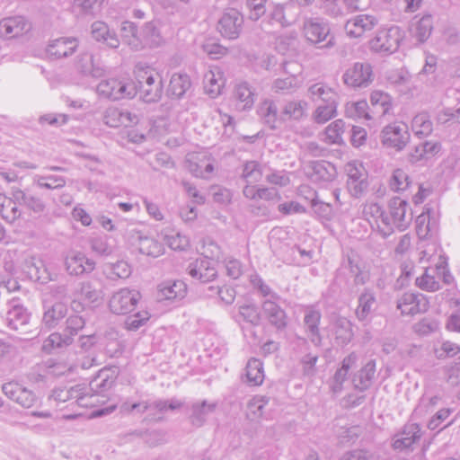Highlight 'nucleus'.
Listing matches in <instances>:
<instances>
[{
    "label": "nucleus",
    "instance_id": "f257e3e1",
    "mask_svg": "<svg viewBox=\"0 0 460 460\" xmlns=\"http://www.w3.org/2000/svg\"><path fill=\"white\" fill-rule=\"evenodd\" d=\"M336 279L338 281H343L350 291L367 282L368 275L362 270L360 259L356 252L343 254L340 267L336 270Z\"/></svg>",
    "mask_w": 460,
    "mask_h": 460
},
{
    "label": "nucleus",
    "instance_id": "8fccbe9b",
    "mask_svg": "<svg viewBox=\"0 0 460 460\" xmlns=\"http://www.w3.org/2000/svg\"><path fill=\"white\" fill-rule=\"evenodd\" d=\"M183 402L177 398H171L170 400H155L154 402H143V408L141 413L146 412L147 410H155L160 413L166 412L167 411L179 410L183 406Z\"/></svg>",
    "mask_w": 460,
    "mask_h": 460
},
{
    "label": "nucleus",
    "instance_id": "9d476101",
    "mask_svg": "<svg viewBox=\"0 0 460 460\" xmlns=\"http://www.w3.org/2000/svg\"><path fill=\"white\" fill-rule=\"evenodd\" d=\"M140 298L141 294L137 290L121 288L111 296L109 307L113 314H127L136 309Z\"/></svg>",
    "mask_w": 460,
    "mask_h": 460
},
{
    "label": "nucleus",
    "instance_id": "39448f33",
    "mask_svg": "<svg viewBox=\"0 0 460 460\" xmlns=\"http://www.w3.org/2000/svg\"><path fill=\"white\" fill-rule=\"evenodd\" d=\"M303 31L306 40L320 49L334 46V38L330 35L327 22L319 18H308L304 22Z\"/></svg>",
    "mask_w": 460,
    "mask_h": 460
},
{
    "label": "nucleus",
    "instance_id": "de8ad7c7",
    "mask_svg": "<svg viewBox=\"0 0 460 460\" xmlns=\"http://www.w3.org/2000/svg\"><path fill=\"white\" fill-rule=\"evenodd\" d=\"M433 30L432 16L429 14L422 16L416 22L411 24V35L420 43L425 42L430 36Z\"/></svg>",
    "mask_w": 460,
    "mask_h": 460
},
{
    "label": "nucleus",
    "instance_id": "052dcab7",
    "mask_svg": "<svg viewBox=\"0 0 460 460\" xmlns=\"http://www.w3.org/2000/svg\"><path fill=\"white\" fill-rule=\"evenodd\" d=\"M239 315L243 321L257 326L261 323V312L254 304H244L239 306Z\"/></svg>",
    "mask_w": 460,
    "mask_h": 460
},
{
    "label": "nucleus",
    "instance_id": "4d7b16f0",
    "mask_svg": "<svg viewBox=\"0 0 460 460\" xmlns=\"http://www.w3.org/2000/svg\"><path fill=\"white\" fill-rule=\"evenodd\" d=\"M345 114L348 118L351 119H372V116L368 112V104L365 100L356 102H348L345 105Z\"/></svg>",
    "mask_w": 460,
    "mask_h": 460
},
{
    "label": "nucleus",
    "instance_id": "a18cd8bd",
    "mask_svg": "<svg viewBox=\"0 0 460 460\" xmlns=\"http://www.w3.org/2000/svg\"><path fill=\"white\" fill-rule=\"evenodd\" d=\"M224 79L219 69L208 70L203 78L205 92L212 98L218 96L221 93Z\"/></svg>",
    "mask_w": 460,
    "mask_h": 460
},
{
    "label": "nucleus",
    "instance_id": "e2e57ef3",
    "mask_svg": "<svg viewBox=\"0 0 460 460\" xmlns=\"http://www.w3.org/2000/svg\"><path fill=\"white\" fill-rule=\"evenodd\" d=\"M270 398L265 395H255L248 402L249 414L252 419L261 418L264 414V408L269 404Z\"/></svg>",
    "mask_w": 460,
    "mask_h": 460
},
{
    "label": "nucleus",
    "instance_id": "a211bd4d",
    "mask_svg": "<svg viewBox=\"0 0 460 460\" xmlns=\"http://www.w3.org/2000/svg\"><path fill=\"white\" fill-rule=\"evenodd\" d=\"M2 391L8 398L24 408H31L37 402V397L33 392L26 389L18 383L9 382L4 384Z\"/></svg>",
    "mask_w": 460,
    "mask_h": 460
},
{
    "label": "nucleus",
    "instance_id": "ddd939ff",
    "mask_svg": "<svg viewBox=\"0 0 460 460\" xmlns=\"http://www.w3.org/2000/svg\"><path fill=\"white\" fill-rule=\"evenodd\" d=\"M64 266L68 275L80 276L92 272L95 262L79 251H69L64 257Z\"/></svg>",
    "mask_w": 460,
    "mask_h": 460
},
{
    "label": "nucleus",
    "instance_id": "bb28decb",
    "mask_svg": "<svg viewBox=\"0 0 460 460\" xmlns=\"http://www.w3.org/2000/svg\"><path fill=\"white\" fill-rule=\"evenodd\" d=\"M78 47L76 38H59L52 40L47 47V53L54 58H62L71 56Z\"/></svg>",
    "mask_w": 460,
    "mask_h": 460
},
{
    "label": "nucleus",
    "instance_id": "79ce46f5",
    "mask_svg": "<svg viewBox=\"0 0 460 460\" xmlns=\"http://www.w3.org/2000/svg\"><path fill=\"white\" fill-rule=\"evenodd\" d=\"M308 96L313 102L322 101L323 103L337 101V93L323 83H315L309 86Z\"/></svg>",
    "mask_w": 460,
    "mask_h": 460
},
{
    "label": "nucleus",
    "instance_id": "680f3d73",
    "mask_svg": "<svg viewBox=\"0 0 460 460\" xmlns=\"http://www.w3.org/2000/svg\"><path fill=\"white\" fill-rule=\"evenodd\" d=\"M84 319L78 314H72L66 320V326L63 330L65 336L68 335L71 338V343L74 341V337L84 327Z\"/></svg>",
    "mask_w": 460,
    "mask_h": 460
},
{
    "label": "nucleus",
    "instance_id": "bf43d9fd",
    "mask_svg": "<svg viewBox=\"0 0 460 460\" xmlns=\"http://www.w3.org/2000/svg\"><path fill=\"white\" fill-rule=\"evenodd\" d=\"M242 178L248 184L259 182L262 178V172L259 163L255 161L247 162L243 168Z\"/></svg>",
    "mask_w": 460,
    "mask_h": 460
},
{
    "label": "nucleus",
    "instance_id": "f03ea898",
    "mask_svg": "<svg viewBox=\"0 0 460 460\" xmlns=\"http://www.w3.org/2000/svg\"><path fill=\"white\" fill-rule=\"evenodd\" d=\"M136 80L137 93H139L146 102H154L161 99L163 81L160 75L154 69L149 66L137 67Z\"/></svg>",
    "mask_w": 460,
    "mask_h": 460
},
{
    "label": "nucleus",
    "instance_id": "9b49d317",
    "mask_svg": "<svg viewBox=\"0 0 460 460\" xmlns=\"http://www.w3.org/2000/svg\"><path fill=\"white\" fill-rule=\"evenodd\" d=\"M410 140L408 127L403 123H394L385 127L381 132V141L384 146L402 150Z\"/></svg>",
    "mask_w": 460,
    "mask_h": 460
},
{
    "label": "nucleus",
    "instance_id": "774afa93",
    "mask_svg": "<svg viewBox=\"0 0 460 460\" xmlns=\"http://www.w3.org/2000/svg\"><path fill=\"white\" fill-rule=\"evenodd\" d=\"M344 131V122L342 119H336L332 122L325 129L326 138L330 143L337 144L341 140V134Z\"/></svg>",
    "mask_w": 460,
    "mask_h": 460
},
{
    "label": "nucleus",
    "instance_id": "2f4dec72",
    "mask_svg": "<svg viewBox=\"0 0 460 460\" xmlns=\"http://www.w3.org/2000/svg\"><path fill=\"white\" fill-rule=\"evenodd\" d=\"M217 402H208L206 400L195 402L190 405V414L189 416L190 423L197 428L202 427L209 413L217 409Z\"/></svg>",
    "mask_w": 460,
    "mask_h": 460
},
{
    "label": "nucleus",
    "instance_id": "e433bc0d",
    "mask_svg": "<svg viewBox=\"0 0 460 460\" xmlns=\"http://www.w3.org/2000/svg\"><path fill=\"white\" fill-rule=\"evenodd\" d=\"M77 70L84 75H91L98 78L104 75V68L98 63L94 62V58L92 53H82L76 62Z\"/></svg>",
    "mask_w": 460,
    "mask_h": 460
},
{
    "label": "nucleus",
    "instance_id": "6e6d98bb",
    "mask_svg": "<svg viewBox=\"0 0 460 460\" xmlns=\"http://www.w3.org/2000/svg\"><path fill=\"white\" fill-rule=\"evenodd\" d=\"M33 183L40 189L58 190L63 188L66 181L65 177L58 175H35Z\"/></svg>",
    "mask_w": 460,
    "mask_h": 460
},
{
    "label": "nucleus",
    "instance_id": "69168bd1",
    "mask_svg": "<svg viewBox=\"0 0 460 460\" xmlns=\"http://www.w3.org/2000/svg\"><path fill=\"white\" fill-rule=\"evenodd\" d=\"M18 202L13 198L8 199L4 201L1 206L0 213L2 217L12 223L21 216V211L18 209L17 204Z\"/></svg>",
    "mask_w": 460,
    "mask_h": 460
},
{
    "label": "nucleus",
    "instance_id": "5fc2aeb1",
    "mask_svg": "<svg viewBox=\"0 0 460 460\" xmlns=\"http://www.w3.org/2000/svg\"><path fill=\"white\" fill-rule=\"evenodd\" d=\"M411 128L420 137L429 136L433 130L429 115L426 112L417 114L412 119Z\"/></svg>",
    "mask_w": 460,
    "mask_h": 460
},
{
    "label": "nucleus",
    "instance_id": "13d9d810",
    "mask_svg": "<svg viewBox=\"0 0 460 460\" xmlns=\"http://www.w3.org/2000/svg\"><path fill=\"white\" fill-rule=\"evenodd\" d=\"M337 101L333 103L326 102L319 105L314 112V119L317 123H325L337 114Z\"/></svg>",
    "mask_w": 460,
    "mask_h": 460
},
{
    "label": "nucleus",
    "instance_id": "ea45409f",
    "mask_svg": "<svg viewBox=\"0 0 460 460\" xmlns=\"http://www.w3.org/2000/svg\"><path fill=\"white\" fill-rule=\"evenodd\" d=\"M370 103L373 108L372 112L378 117L389 114L393 107L392 97L382 91L371 93Z\"/></svg>",
    "mask_w": 460,
    "mask_h": 460
},
{
    "label": "nucleus",
    "instance_id": "5701e85b",
    "mask_svg": "<svg viewBox=\"0 0 460 460\" xmlns=\"http://www.w3.org/2000/svg\"><path fill=\"white\" fill-rule=\"evenodd\" d=\"M257 114L262 123L270 129H277L282 125L281 113L273 100H263L258 106Z\"/></svg>",
    "mask_w": 460,
    "mask_h": 460
},
{
    "label": "nucleus",
    "instance_id": "c756f323",
    "mask_svg": "<svg viewBox=\"0 0 460 460\" xmlns=\"http://www.w3.org/2000/svg\"><path fill=\"white\" fill-rule=\"evenodd\" d=\"M301 192L306 191L305 199L310 200L311 207L314 213L322 219L331 220L334 215V208L331 203L323 201L318 199L316 191L311 190L307 186H303L300 189Z\"/></svg>",
    "mask_w": 460,
    "mask_h": 460
},
{
    "label": "nucleus",
    "instance_id": "393cba45",
    "mask_svg": "<svg viewBox=\"0 0 460 460\" xmlns=\"http://www.w3.org/2000/svg\"><path fill=\"white\" fill-rule=\"evenodd\" d=\"M364 216L369 219L373 218L377 225L379 234L386 238L392 234V228L388 223L387 213L377 203L366 204L363 208Z\"/></svg>",
    "mask_w": 460,
    "mask_h": 460
},
{
    "label": "nucleus",
    "instance_id": "c9c22d12",
    "mask_svg": "<svg viewBox=\"0 0 460 460\" xmlns=\"http://www.w3.org/2000/svg\"><path fill=\"white\" fill-rule=\"evenodd\" d=\"M294 6L289 4H274L270 7L269 18L271 22L279 23L281 27L292 25L296 17L291 13Z\"/></svg>",
    "mask_w": 460,
    "mask_h": 460
},
{
    "label": "nucleus",
    "instance_id": "f3484780",
    "mask_svg": "<svg viewBox=\"0 0 460 460\" xmlns=\"http://www.w3.org/2000/svg\"><path fill=\"white\" fill-rule=\"evenodd\" d=\"M429 301L426 296L420 293H404L397 300V309L403 315H414L429 310Z\"/></svg>",
    "mask_w": 460,
    "mask_h": 460
},
{
    "label": "nucleus",
    "instance_id": "0eeeda50",
    "mask_svg": "<svg viewBox=\"0 0 460 460\" xmlns=\"http://www.w3.org/2000/svg\"><path fill=\"white\" fill-rule=\"evenodd\" d=\"M87 385L78 384L72 386H57L49 395V400H53L57 403L75 401V402L82 407H90L95 404V402L87 398Z\"/></svg>",
    "mask_w": 460,
    "mask_h": 460
},
{
    "label": "nucleus",
    "instance_id": "4be33fe9",
    "mask_svg": "<svg viewBox=\"0 0 460 460\" xmlns=\"http://www.w3.org/2000/svg\"><path fill=\"white\" fill-rule=\"evenodd\" d=\"M31 30V24L23 16L7 17L0 21V36L13 39L23 35Z\"/></svg>",
    "mask_w": 460,
    "mask_h": 460
},
{
    "label": "nucleus",
    "instance_id": "37998d69",
    "mask_svg": "<svg viewBox=\"0 0 460 460\" xmlns=\"http://www.w3.org/2000/svg\"><path fill=\"white\" fill-rule=\"evenodd\" d=\"M333 335L337 345L346 346L353 338L351 323L346 318H339L333 325Z\"/></svg>",
    "mask_w": 460,
    "mask_h": 460
},
{
    "label": "nucleus",
    "instance_id": "dca6fc26",
    "mask_svg": "<svg viewBox=\"0 0 460 460\" xmlns=\"http://www.w3.org/2000/svg\"><path fill=\"white\" fill-rule=\"evenodd\" d=\"M78 298L94 304L102 299L104 296L103 283L95 276L79 282L74 292Z\"/></svg>",
    "mask_w": 460,
    "mask_h": 460
},
{
    "label": "nucleus",
    "instance_id": "2eb2a0df",
    "mask_svg": "<svg viewBox=\"0 0 460 460\" xmlns=\"http://www.w3.org/2000/svg\"><path fill=\"white\" fill-rule=\"evenodd\" d=\"M243 17L236 9H228L218 21L217 30L229 40L237 39L242 31Z\"/></svg>",
    "mask_w": 460,
    "mask_h": 460
},
{
    "label": "nucleus",
    "instance_id": "f8f14e48",
    "mask_svg": "<svg viewBox=\"0 0 460 460\" xmlns=\"http://www.w3.org/2000/svg\"><path fill=\"white\" fill-rule=\"evenodd\" d=\"M119 372V367L115 366L101 369L87 386L88 400L93 401L95 394L110 390L115 384ZM96 402L97 401H95V402Z\"/></svg>",
    "mask_w": 460,
    "mask_h": 460
},
{
    "label": "nucleus",
    "instance_id": "7ed1b4c3",
    "mask_svg": "<svg viewBox=\"0 0 460 460\" xmlns=\"http://www.w3.org/2000/svg\"><path fill=\"white\" fill-rule=\"evenodd\" d=\"M99 95L113 101L133 98L137 94V86L129 79L109 78L97 85Z\"/></svg>",
    "mask_w": 460,
    "mask_h": 460
},
{
    "label": "nucleus",
    "instance_id": "a19ab883",
    "mask_svg": "<svg viewBox=\"0 0 460 460\" xmlns=\"http://www.w3.org/2000/svg\"><path fill=\"white\" fill-rule=\"evenodd\" d=\"M356 316L359 321L366 320L375 310L376 305V296L370 289H365L358 297Z\"/></svg>",
    "mask_w": 460,
    "mask_h": 460
},
{
    "label": "nucleus",
    "instance_id": "6ab92c4d",
    "mask_svg": "<svg viewBox=\"0 0 460 460\" xmlns=\"http://www.w3.org/2000/svg\"><path fill=\"white\" fill-rule=\"evenodd\" d=\"M378 24V19L370 14H358L347 21L346 33L351 38H359L372 31Z\"/></svg>",
    "mask_w": 460,
    "mask_h": 460
},
{
    "label": "nucleus",
    "instance_id": "473e14b6",
    "mask_svg": "<svg viewBox=\"0 0 460 460\" xmlns=\"http://www.w3.org/2000/svg\"><path fill=\"white\" fill-rule=\"evenodd\" d=\"M187 294V286L181 280H168L158 286V297L164 300H177Z\"/></svg>",
    "mask_w": 460,
    "mask_h": 460
},
{
    "label": "nucleus",
    "instance_id": "aec40b11",
    "mask_svg": "<svg viewBox=\"0 0 460 460\" xmlns=\"http://www.w3.org/2000/svg\"><path fill=\"white\" fill-rule=\"evenodd\" d=\"M278 299H266L261 305L262 312L270 324L277 331H284L288 323L287 313L277 304Z\"/></svg>",
    "mask_w": 460,
    "mask_h": 460
},
{
    "label": "nucleus",
    "instance_id": "0e129e2a",
    "mask_svg": "<svg viewBox=\"0 0 460 460\" xmlns=\"http://www.w3.org/2000/svg\"><path fill=\"white\" fill-rule=\"evenodd\" d=\"M410 185L408 174L402 169L394 171L389 181V187L394 191H401L406 190Z\"/></svg>",
    "mask_w": 460,
    "mask_h": 460
},
{
    "label": "nucleus",
    "instance_id": "c03bdc74",
    "mask_svg": "<svg viewBox=\"0 0 460 460\" xmlns=\"http://www.w3.org/2000/svg\"><path fill=\"white\" fill-rule=\"evenodd\" d=\"M335 175V167L331 163L316 161L312 164L311 179L313 181H331L334 179Z\"/></svg>",
    "mask_w": 460,
    "mask_h": 460
},
{
    "label": "nucleus",
    "instance_id": "7c9ffc66",
    "mask_svg": "<svg viewBox=\"0 0 460 460\" xmlns=\"http://www.w3.org/2000/svg\"><path fill=\"white\" fill-rule=\"evenodd\" d=\"M421 437V429L417 423H407L404 425L401 434L394 439V447L395 449H406L412 444L420 440Z\"/></svg>",
    "mask_w": 460,
    "mask_h": 460
},
{
    "label": "nucleus",
    "instance_id": "20e7f679",
    "mask_svg": "<svg viewBox=\"0 0 460 460\" xmlns=\"http://www.w3.org/2000/svg\"><path fill=\"white\" fill-rule=\"evenodd\" d=\"M374 77L373 67L368 62H355L344 71L341 80L348 88L360 90L368 87Z\"/></svg>",
    "mask_w": 460,
    "mask_h": 460
},
{
    "label": "nucleus",
    "instance_id": "f704fd0d",
    "mask_svg": "<svg viewBox=\"0 0 460 460\" xmlns=\"http://www.w3.org/2000/svg\"><path fill=\"white\" fill-rule=\"evenodd\" d=\"M66 314L67 306L64 303L56 302L50 305H45L42 324L48 329L55 328L66 317Z\"/></svg>",
    "mask_w": 460,
    "mask_h": 460
},
{
    "label": "nucleus",
    "instance_id": "4c0bfd02",
    "mask_svg": "<svg viewBox=\"0 0 460 460\" xmlns=\"http://www.w3.org/2000/svg\"><path fill=\"white\" fill-rule=\"evenodd\" d=\"M92 36L97 41H103L111 49H117L119 46V40L115 31H111L108 25L101 21H96L92 24Z\"/></svg>",
    "mask_w": 460,
    "mask_h": 460
},
{
    "label": "nucleus",
    "instance_id": "49530a36",
    "mask_svg": "<svg viewBox=\"0 0 460 460\" xmlns=\"http://www.w3.org/2000/svg\"><path fill=\"white\" fill-rule=\"evenodd\" d=\"M263 364L257 358H251L245 367V379L249 385H261L264 380Z\"/></svg>",
    "mask_w": 460,
    "mask_h": 460
},
{
    "label": "nucleus",
    "instance_id": "412c9836",
    "mask_svg": "<svg viewBox=\"0 0 460 460\" xmlns=\"http://www.w3.org/2000/svg\"><path fill=\"white\" fill-rule=\"evenodd\" d=\"M103 123L111 128L129 127L137 124L138 119L128 110L117 107H109L105 110L102 117Z\"/></svg>",
    "mask_w": 460,
    "mask_h": 460
},
{
    "label": "nucleus",
    "instance_id": "b1692460",
    "mask_svg": "<svg viewBox=\"0 0 460 460\" xmlns=\"http://www.w3.org/2000/svg\"><path fill=\"white\" fill-rule=\"evenodd\" d=\"M188 273L200 283L211 282L217 277V271L213 263L207 259H197L188 266Z\"/></svg>",
    "mask_w": 460,
    "mask_h": 460
},
{
    "label": "nucleus",
    "instance_id": "864d4df0",
    "mask_svg": "<svg viewBox=\"0 0 460 460\" xmlns=\"http://www.w3.org/2000/svg\"><path fill=\"white\" fill-rule=\"evenodd\" d=\"M71 344V338L68 335L65 336L64 333L53 332L44 340L42 350L50 354L57 349L66 348Z\"/></svg>",
    "mask_w": 460,
    "mask_h": 460
},
{
    "label": "nucleus",
    "instance_id": "c85d7f7f",
    "mask_svg": "<svg viewBox=\"0 0 460 460\" xmlns=\"http://www.w3.org/2000/svg\"><path fill=\"white\" fill-rule=\"evenodd\" d=\"M29 314L25 307L20 303V300L13 297L8 300V309L6 320L9 326L13 330H18L29 322Z\"/></svg>",
    "mask_w": 460,
    "mask_h": 460
},
{
    "label": "nucleus",
    "instance_id": "cd10ccee",
    "mask_svg": "<svg viewBox=\"0 0 460 460\" xmlns=\"http://www.w3.org/2000/svg\"><path fill=\"white\" fill-rule=\"evenodd\" d=\"M358 360L356 352H351L341 361V366L336 370L331 384V389L334 394L342 390V385L347 380L349 370L354 367Z\"/></svg>",
    "mask_w": 460,
    "mask_h": 460
},
{
    "label": "nucleus",
    "instance_id": "603ef678",
    "mask_svg": "<svg viewBox=\"0 0 460 460\" xmlns=\"http://www.w3.org/2000/svg\"><path fill=\"white\" fill-rule=\"evenodd\" d=\"M121 35L123 40L134 50H140L144 48V43L137 37V25L129 21H125L121 24Z\"/></svg>",
    "mask_w": 460,
    "mask_h": 460
},
{
    "label": "nucleus",
    "instance_id": "4468645a",
    "mask_svg": "<svg viewBox=\"0 0 460 460\" xmlns=\"http://www.w3.org/2000/svg\"><path fill=\"white\" fill-rule=\"evenodd\" d=\"M322 313L314 305H307L304 309L303 327L305 333L310 341L315 346L320 347L323 343V337L320 332V323Z\"/></svg>",
    "mask_w": 460,
    "mask_h": 460
},
{
    "label": "nucleus",
    "instance_id": "09e8293b",
    "mask_svg": "<svg viewBox=\"0 0 460 460\" xmlns=\"http://www.w3.org/2000/svg\"><path fill=\"white\" fill-rule=\"evenodd\" d=\"M190 86L191 82L187 74H173L170 80L168 93L179 99L186 93Z\"/></svg>",
    "mask_w": 460,
    "mask_h": 460
},
{
    "label": "nucleus",
    "instance_id": "58836bf2",
    "mask_svg": "<svg viewBox=\"0 0 460 460\" xmlns=\"http://www.w3.org/2000/svg\"><path fill=\"white\" fill-rule=\"evenodd\" d=\"M12 195L18 204L25 206L34 213H42L46 209V204L40 198L31 195L20 189H13Z\"/></svg>",
    "mask_w": 460,
    "mask_h": 460
},
{
    "label": "nucleus",
    "instance_id": "a878e982",
    "mask_svg": "<svg viewBox=\"0 0 460 460\" xmlns=\"http://www.w3.org/2000/svg\"><path fill=\"white\" fill-rule=\"evenodd\" d=\"M376 363L375 359L368 360L361 368L353 374L352 384L356 390L367 391L376 379Z\"/></svg>",
    "mask_w": 460,
    "mask_h": 460
},
{
    "label": "nucleus",
    "instance_id": "72a5a7b5",
    "mask_svg": "<svg viewBox=\"0 0 460 460\" xmlns=\"http://www.w3.org/2000/svg\"><path fill=\"white\" fill-rule=\"evenodd\" d=\"M307 102L303 100L287 101L281 108V124L287 120L299 121L306 116Z\"/></svg>",
    "mask_w": 460,
    "mask_h": 460
},
{
    "label": "nucleus",
    "instance_id": "3c124183",
    "mask_svg": "<svg viewBox=\"0 0 460 460\" xmlns=\"http://www.w3.org/2000/svg\"><path fill=\"white\" fill-rule=\"evenodd\" d=\"M234 96L238 101L236 108L241 111L251 109L254 103V93L247 83L236 85Z\"/></svg>",
    "mask_w": 460,
    "mask_h": 460
},
{
    "label": "nucleus",
    "instance_id": "423d86ee",
    "mask_svg": "<svg viewBox=\"0 0 460 460\" xmlns=\"http://www.w3.org/2000/svg\"><path fill=\"white\" fill-rule=\"evenodd\" d=\"M402 37L398 26L379 30L368 42L369 49L376 53L389 55L395 52Z\"/></svg>",
    "mask_w": 460,
    "mask_h": 460
},
{
    "label": "nucleus",
    "instance_id": "338daca9",
    "mask_svg": "<svg viewBox=\"0 0 460 460\" xmlns=\"http://www.w3.org/2000/svg\"><path fill=\"white\" fill-rule=\"evenodd\" d=\"M164 241L172 250H184L189 246V239L174 231L165 234Z\"/></svg>",
    "mask_w": 460,
    "mask_h": 460
},
{
    "label": "nucleus",
    "instance_id": "1a4fd4ad",
    "mask_svg": "<svg viewBox=\"0 0 460 460\" xmlns=\"http://www.w3.org/2000/svg\"><path fill=\"white\" fill-rule=\"evenodd\" d=\"M128 244L139 253L158 257L163 253V245L152 237L144 235L141 231L129 229L126 233Z\"/></svg>",
    "mask_w": 460,
    "mask_h": 460
},
{
    "label": "nucleus",
    "instance_id": "6e6552de",
    "mask_svg": "<svg viewBox=\"0 0 460 460\" xmlns=\"http://www.w3.org/2000/svg\"><path fill=\"white\" fill-rule=\"evenodd\" d=\"M409 203L400 197H394L388 202L387 217L392 228V234L394 228L403 231L407 229L412 221V212L409 210Z\"/></svg>",
    "mask_w": 460,
    "mask_h": 460
}]
</instances>
